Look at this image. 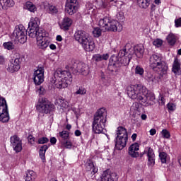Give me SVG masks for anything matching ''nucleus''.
<instances>
[{"label": "nucleus", "mask_w": 181, "mask_h": 181, "mask_svg": "<svg viewBox=\"0 0 181 181\" xmlns=\"http://www.w3.org/2000/svg\"><path fill=\"white\" fill-rule=\"evenodd\" d=\"M25 175V181H33L36 178V173L33 170L26 171Z\"/></svg>", "instance_id": "32"}, {"label": "nucleus", "mask_w": 181, "mask_h": 181, "mask_svg": "<svg viewBox=\"0 0 181 181\" xmlns=\"http://www.w3.org/2000/svg\"><path fill=\"white\" fill-rule=\"evenodd\" d=\"M54 84L58 85V88H66L71 84L73 76L69 71L57 70L54 73Z\"/></svg>", "instance_id": "7"}, {"label": "nucleus", "mask_w": 181, "mask_h": 181, "mask_svg": "<svg viewBox=\"0 0 181 181\" xmlns=\"http://www.w3.org/2000/svg\"><path fill=\"white\" fill-rule=\"evenodd\" d=\"M66 128L68 129V131H70V129H71V124H66Z\"/></svg>", "instance_id": "63"}, {"label": "nucleus", "mask_w": 181, "mask_h": 181, "mask_svg": "<svg viewBox=\"0 0 181 181\" xmlns=\"http://www.w3.org/2000/svg\"><path fill=\"white\" fill-rule=\"evenodd\" d=\"M87 93V90H86V88H83V87H80L78 88V90L74 93L75 95H84V94H86Z\"/></svg>", "instance_id": "42"}, {"label": "nucleus", "mask_w": 181, "mask_h": 181, "mask_svg": "<svg viewBox=\"0 0 181 181\" xmlns=\"http://www.w3.org/2000/svg\"><path fill=\"white\" fill-rule=\"evenodd\" d=\"M137 151H139V144L134 143L129 147L128 153L132 158H138L139 152Z\"/></svg>", "instance_id": "20"}, {"label": "nucleus", "mask_w": 181, "mask_h": 181, "mask_svg": "<svg viewBox=\"0 0 181 181\" xmlns=\"http://www.w3.org/2000/svg\"><path fill=\"white\" fill-rule=\"evenodd\" d=\"M5 63V58L0 55V64H4Z\"/></svg>", "instance_id": "57"}, {"label": "nucleus", "mask_w": 181, "mask_h": 181, "mask_svg": "<svg viewBox=\"0 0 181 181\" xmlns=\"http://www.w3.org/2000/svg\"><path fill=\"white\" fill-rule=\"evenodd\" d=\"M167 41L170 46H175L176 45V35L173 33H170L167 36Z\"/></svg>", "instance_id": "31"}, {"label": "nucleus", "mask_w": 181, "mask_h": 181, "mask_svg": "<svg viewBox=\"0 0 181 181\" xmlns=\"http://www.w3.org/2000/svg\"><path fill=\"white\" fill-rule=\"evenodd\" d=\"M98 181H118V176L117 173H111L110 169H107L103 173L100 180Z\"/></svg>", "instance_id": "19"}, {"label": "nucleus", "mask_w": 181, "mask_h": 181, "mask_svg": "<svg viewBox=\"0 0 181 181\" xmlns=\"http://www.w3.org/2000/svg\"><path fill=\"white\" fill-rule=\"evenodd\" d=\"M172 71L175 74V76H180L181 75V68H180V62H179V59L177 58H175Z\"/></svg>", "instance_id": "24"}, {"label": "nucleus", "mask_w": 181, "mask_h": 181, "mask_svg": "<svg viewBox=\"0 0 181 181\" xmlns=\"http://www.w3.org/2000/svg\"><path fill=\"white\" fill-rule=\"evenodd\" d=\"M153 45L156 47H160L163 45V41L160 39H156L153 42Z\"/></svg>", "instance_id": "46"}, {"label": "nucleus", "mask_w": 181, "mask_h": 181, "mask_svg": "<svg viewBox=\"0 0 181 181\" xmlns=\"http://www.w3.org/2000/svg\"><path fill=\"white\" fill-rule=\"evenodd\" d=\"M159 158L160 160L161 163H166V158H168V153L165 152H160L159 153Z\"/></svg>", "instance_id": "40"}, {"label": "nucleus", "mask_w": 181, "mask_h": 181, "mask_svg": "<svg viewBox=\"0 0 181 181\" xmlns=\"http://www.w3.org/2000/svg\"><path fill=\"white\" fill-rule=\"evenodd\" d=\"M134 73L137 76H144V73H145V70L144 69V67H142L141 65H137L134 69Z\"/></svg>", "instance_id": "34"}, {"label": "nucleus", "mask_w": 181, "mask_h": 181, "mask_svg": "<svg viewBox=\"0 0 181 181\" xmlns=\"http://www.w3.org/2000/svg\"><path fill=\"white\" fill-rule=\"evenodd\" d=\"M116 19H112L110 16H105L99 20L98 25L100 28H104L106 32H121L122 30V25L119 23H123L125 21L124 13L120 11L116 14Z\"/></svg>", "instance_id": "3"}, {"label": "nucleus", "mask_w": 181, "mask_h": 181, "mask_svg": "<svg viewBox=\"0 0 181 181\" xmlns=\"http://www.w3.org/2000/svg\"><path fill=\"white\" fill-rule=\"evenodd\" d=\"M148 166H155V152L153 148L147 147Z\"/></svg>", "instance_id": "21"}, {"label": "nucleus", "mask_w": 181, "mask_h": 181, "mask_svg": "<svg viewBox=\"0 0 181 181\" xmlns=\"http://www.w3.org/2000/svg\"><path fill=\"white\" fill-rule=\"evenodd\" d=\"M49 149V146L47 145L41 146L39 150V156L42 162H46V151Z\"/></svg>", "instance_id": "28"}, {"label": "nucleus", "mask_w": 181, "mask_h": 181, "mask_svg": "<svg viewBox=\"0 0 181 181\" xmlns=\"http://www.w3.org/2000/svg\"><path fill=\"white\" fill-rule=\"evenodd\" d=\"M154 3L156 5H159V4H160V0H154Z\"/></svg>", "instance_id": "64"}, {"label": "nucleus", "mask_w": 181, "mask_h": 181, "mask_svg": "<svg viewBox=\"0 0 181 181\" xmlns=\"http://www.w3.org/2000/svg\"><path fill=\"white\" fill-rule=\"evenodd\" d=\"M117 58V62L120 66H128L131 62V59H132V54L131 53V49L128 50L127 48H124L120 49L119 53L115 54Z\"/></svg>", "instance_id": "9"}, {"label": "nucleus", "mask_w": 181, "mask_h": 181, "mask_svg": "<svg viewBox=\"0 0 181 181\" xmlns=\"http://www.w3.org/2000/svg\"><path fill=\"white\" fill-rule=\"evenodd\" d=\"M75 40L82 45L86 52H93L95 49V42L88 33L78 30L74 33Z\"/></svg>", "instance_id": "4"}, {"label": "nucleus", "mask_w": 181, "mask_h": 181, "mask_svg": "<svg viewBox=\"0 0 181 181\" xmlns=\"http://www.w3.org/2000/svg\"><path fill=\"white\" fill-rule=\"evenodd\" d=\"M152 2H153V0H137L138 5L144 9H146Z\"/></svg>", "instance_id": "30"}, {"label": "nucleus", "mask_w": 181, "mask_h": 181, "mask_svg": "<svg viewBox=\"0 0 181 181\" xmlns=\"http://www.w3.org/2000/svg\"><path fill=\"white\" fill-rule=\"evenodd\" d=\"M12 37H15V40H18L19 43H26L28 40V30L22 24L16 25L12 33Z\"/></svg>", "instance_id": "10"}, {"label": "nucleus", "mask_w": 181, "mask_h": 181, "mask_svg": "<svg viewBox=\"0 0 181 181\" xmlns=\"http://www.w3.org/2000/svg\"><path fill=\"white\" fill-rule=\"evenodd\" d=\"M72 63H74L72 69H74L76 73H81L83 76H88V74H90V68H88V65L83 62L77 63L76 59L72 60Z\"/></svg>", "instance_id": "14"}, {"label": "nucleus", "mask_w": 181, "mask_h": 181, "mask_svg": "<svg viewBox=\"0 0 181 181\" xmlns=\"http://www.w3.org/2000/svg\"><path fill=\"white\" fill-rule=\"evenodd\" d=\"M56 40H57V42H62V40H63V37H62V35H57Z\"/></svg>", "instance_id": "59"}, {"label": "nucleus", "mask_w": 181, "mask_h": 181, "mask_svg": "<svg viewBox=\"0 0 181 181\" xmlns=\"http://www.w3.org/2000/svg\"><path fill=\"white\" fill-rule=\"evenodd\" d=\"M13 0H0V11L13 6Z\"/></svg>", "instance_id": "26"}, {"label": "nucleus", "mask_w": 181, "mask_h": 181, "mask_svg": "<svg viewBox=\"0 0 181 181\" xmlns=\"http://www.w3.org/2000/svg\"><path fill=\"white\" fill-rule=\"evenodd\" d=\"M128 144V136L116 137L115 139V148L117 151H122Z\"/></svg>", "instance_id": "18"}, {"label": "nucleus", "mask_w": 181, "mask_h": 181, "mask_svg": "<svg viewBox=\"0 0 181 181\" xmlns=\"http://www.w3.org/2000/svg\"><path fill=\"white\" fill-rule=\"evenodd\" d=\"M49 142V138L47 137H41L38 139L37 144L39 145H45Z\"/></svg>", "instance_id": "43"}, {"label": "nucleus", "mask_w": 181, "mask_h": 181, "mask_svg": "<svg viewBox=\"0 0 181 181\" xmlns=\"http://www.w3.org/2000/svg\"><path fill=\"white\" fill-rule=\"evenodd\" d=\"M120 69L121 66L119 65L117 62V57H115V54H112L109 60L107 70H109L113 76H117V74L119 73Z\"/></svg>", "instance_id": "13"}, {"label": "nucleus", "mask_w": 181, "mask_h": 181, "mask_svg": "<svg viewBox=\"0 0 181 181\" xmlns=\"http://www.w3.org/2000/svg\"><path fill=\"white\" fill-rule=\"evenodd\" d=\"M33 81L35 86H40L45 81V70L40 67L33 73Z\"/></svg>", "instance_id": "16"}, {"label": "nucleus", "mask_w": 181, "mask_h": 181, "mask_svg": "<svg viewBox=\"0 0 181 181\" xmlns=\"http://www.w3.org/2000/svg\"><path fill=\"white\" fill-rule=\"evenodd\" d=\"M127 93L129 98L132 100H136L141 105L148 107L151 105L155 101V94L152 92H148L146 88L142 85H132L127 86Z\"/></svg>", "instance_id": "1"}, {"label": "nucleus", "mask_w": 181, "mask_h": 181, "mask_svg": "<svg viewBox=\"0 0 181 181\" xmlns=\"http://www.w3.org/2000/svg\"><path fill=\"white\" fill-rule=\"evenodd\" d=\"M156 134V129H151L150 130V135L153 136V135H155Z\"/></svg>", "instance_id": "55"}, {"label": "nucleus", "mask_w": 181, "mask_h": 181, "mask_svg": "<svg viewBox=\"0 0 181 181\" xmlns=\"http://www.w3.org/2000/svg\"><path fill=\"white\" fill-rule=\"evenodd\" d=\"M146 80H148V81H153V80H155V77L152 76L151 73L148 72L146 74Z\"/></svg>", "instance_id": "48"}, {"label": "nucleus", "mask_w": 181, "mask_h": 181, "mask_svg": "<svg viewBox=\"0 0 181 181\" xmlns=\"http://www.w3.org/2000/svg\"><path fill=\"white\" fill-rule=\"evenodd\" d=\"M60 103H61V107H62L63 108H67V107H69V103H67L66 100H61Z\"/></svg>", "instance_id": "50"}, {"label": "nucleus", "mask_w": 181, "mask_h": 181, "mask_svg": "<svg viewBox=\"0 0 181 181\" xmlns=\"http://www.w3.org/2000/svg\"><path fill=\"white\" fill-rule=\"evenodd\" d=\"M161 134L163 135V137L165 139H169V138H170V133L169 132V131H168V129H163Z\"/></svg>", "instance_id": "45"}, {"label": "nucleus", "mask_w": 181, "mask_h": 181, "mask_svg": "<svg viewBox=\"0 0 181 181\" xmlns=\"http://www.w3.org/2000/svg\"><path fill=\"white\" fill-rule=\"evenodd\" d=\"M151 9L152 12H153L156 9V6L153 4H152L151 6Z\"/></svg>", "instance_id": "60"}, {"label": "nucleus", "mask_w": 181, "mask_h": 181, "mask_svg": "<svg viewBox=\"0 0 181 181\" xmlns=\"http://www.w3.org/2000/svg\"><path fill=\"white\" fill-rule=\"evenodd\" d=\"M73 25V20L69 17H64L60 25V28L62 30L66 31L70 29V27Z\"/></svg>", "instance_id": "22"}, {"label": "nucleus", "mask_w": 181, "mask_h": 181, "mask_svg": "<svg viewBox=\"0 0 181 181\" xmlns=\"http://www.w3.org/2000/svg\"><path fill=\"white\" fill-rule=\"evenodd\" d=\"M59 13V8L56 6H49L48 7V13H50L51 15H57V13Z\"/></svg>", "instance_id": "35"}, {"label": "nucleus", "mask_w": 181, "mask_h": 181, "mask_svg": "<svg viewBox=\"0 0 181 181\" xmlns=\"http://www.w3.org/2000/svg\"><path fill=\"white\" fill-rule=\"evenodd\" d=\"M3 46L4 49H6L7 50H13L15 49V45L12 42H4Z\"/></svg>", "instance_id": "37"}, {"label": "nucleus", "mask_w": 181, "mask_h": 181, "mask_svg": "<svg viewBox=\"0 0 181 181\" xmlns=\"http://www.w3.org/2000/svg\"><path fill=\"white\" fill-rule=\"evenodd\" d=\"M137 136H138V134H136V133H134L132 135V139L133 142H134V141H136Z\"/></svg>", "instance_id": "54"}, {"label": "nucleus", "mask_w": 181, "mask_h": 181, "mask_svg": "<svg viewBox=\"0 0 181 181\" xmlns=\"http://www.w3.org/2000/svg\"><path fill=\"white\" fill-rule=\"evenodd\" d=\"M120 136H128V131L125 127L121 126L117 127L116 138H119Z\"/></svg>", "instance_id": "29"}, {"label": "nucleus", "mask_w": 181, "mask_h": 181, "mask_svg": "<svg viewBox=\"0 0 181 181\" xmlns=\"http://www.w3.org/2000/svg\"><path fill=\"white\" fill-rule=\"evenodd\" d=\"M95 4L99 9H101V8H105L106 6L105 3H104L103 0H96Z\"/></svg>", "instance_id": "44"}, {"label": "nucleus", "mask_w": 181, "mask_h": 181, "mask_svg": "<svg viewBox=\"0 0 181 181\" xmlns=\"http://www.w3.org/2000/svg\"><path fill=\"white\" fill-rule=\"evenodd\" d=\"M28 36L33 39L36 37L37 46L40 49H46L50 45V37L49 33L39 28V25L36 21H31L28 24Z\"/></svg>", "instance_id": "2"}, {"label": "nucleus", "mask_w": 181, "mask_h": 181, "mask_svg": "<svg viewBox=\"0 0 181 181\" xmlns=\"http://www.w3.org/2000/svg\"><path fill=\"white\" fill-rule=\"evenodd\" d=\"M110 57V55L108 54H95L93 55L92 60L93 62H96V63H98V62H103V60H108Z\"/></svg>", "instance_id": "25"}, {"label": "nucleus", "mask_w": 181, "mask_h": 181, "mask_svg": "<svg viewBox=\"0 0 181 181\" xmlns=\"http://www.w3.org/2000/svg\"><path fill=\"white\" fill-rule=\"evenodd\" d=\"M59 136L62 138L64 141H67L70 139V133L66 130L59 132Z\"/></svg>", "instance_id": "33"}, {"label": "nucleus", "mask_w": 181, "mask_h": 181, "mask_svg": "<svg viewBox=\"0 0 181 181\" xmlns=\"http://www.w3.org/2000/svg\"><path fill=\"white\" fill-rule=\"evenodd\" d=\"M25 59V57L22 55H16V57L11 59L10 63L8 64V66L7 68V71L9 73H15L16 71H19L21 69V64H22V62Z\"/></svg>", "instance_id": "12"}, {"label": "nucleus", "mask_w": 181, "mask_h": 181, "mask_svg": "<svg viewBox=\"0 0 181 181\" xmlns=\"http://www.w3.org/2000/svg\"><path fill=\"white\" fill-rule=\"evenodd\" d=\"M75 135L76 136H80V135H81V132L80 130H76Z\"/></svg>", "instance_id": "58"}, {"label": "nucleus", "mask_w": 181, "mask_h": 181, "mask_svg": "<svg viewBox=\"0 0 181 181\" xmlns=\"http://www.w3.org/2000/svg\"><path fill=\"white\" fill-rule=\"evenodd\" d=\"M62 145L66 148V149H71V147L73 146V143L68 140H64L62 143Z\"/></svg>", "instance_id": "41"}, {"label": "nucleus", "mask_w": 181, "mask_h": 181, "mask_svg": "<svg viewBox=\"0 0 181 181\" xmlns=\"http://www.w3.org/2000/svg\"><path fill=\"white\" fill-rule=\"evenodd\" d=\"M9 111L8 104L4 98L0 97V122H9Z\"/></svg>", "instance_id": "11"}, {"label": "nucleus", "mask_w": 181, "mask_h": 181, "mask_svg": "<svg viewBox=\"0 0 181 181\" xmlns=\"http://www.w3.org/2000/svg\"><path fill=\"white\" fill-rule=\"evenodd\" d=\"M102 33H103V30L98 27L95 28L93 30V35L94 37H100Z\"/></svg>", "instance_id": "39"}, {"label": "nucleus", "mask_w": 181, "mask_h": 181, "mask_svg": "<svg viewBox=\"0 0 181 181\" xmlns=\"http://www.w3.org/2000/svg\"><path fill=\"white\" fill-rule=\"evenodd\" d=\"M167 107L168 108L169 111H175V105L173 103H168L167 105Z\"/></svg>", "instance_id": "51"}, {"label": "nucleus", "mask_w": 181, "mask_h": 181, "mask_svg": "<svg viewBox=\"0 0 181 181\" xmlns=\"http://www.w3.org/2000/svg\"><path fill=\"white\" fill-rule=\"evenodd\" d=\"M49 49H51V50H56L57 49L56 45L54 44L49 45Z\"/></svg>", "instance_id": "56"}, {"label": "nucleus", "mask_w": 181, "mask_h": 181, "mask_svg": "<svg viewBox=\"0 0 181 181\" xmlns=\"http://www.w3.org/2000/svg\"><path fill=\"white\" fill-rule=\"evenodd\" d=\"M100 83L103 86H106L107 87L111 84L108 78L105 77L104 75H101Z\"/></svg>", "instance_id": "38"}, {"label": "nucleus", "mask_w": 181, "mask_h": 181, "mask_svg": "<svg viewBox=\"0 0 181 181\" xmlns=\"http://www.w3.org/2000/svg\"><path fill=\"white\" fill-rule=\"evenodd\" d=\"M133 53H134L136 57H138L139 59H141V57L144 56V53H145V49H144V46L136 45L134 47Z\"/></svg>", "instance_id": "27"}, {"label": "nucleus", "mask_w": 181, "mask_h": 181, "mask_svg": "<svg viewBox=\"0 0 181 181\" xmlns=\"http://www.w3.org/2000/svg\"><path fill=\"white\" fill-rule=\"evenodd\" d=\"M56 142H57V139H56V137H51L50 138V144L52 145H56Z\"/></svg>", "instance_id": "53"}, {"label": "nucleus", "mask_w": 181, "mask_h": 181, "mask_svg": "<svg viewBox=\"0 0 181 181\" xmlns=\"http://www.w3.org/2000/svg\"><path fill=\"white\" fill-rule=\"evenodd\" d=\"M25 6L27 9L30 11V12H35L36 11V6H35V4L30 1H27L25 3Z\"/></svg>", "instance_id": "36"}, {"label": "nucleus", "mask_w": 181, "mask_h": 181, "mask_svg": "<svg viewBox=\"0 0 181 181\" xmlns=\"http://www.w3.org/2000/svg\"><path fill=\"white\" fill-rule=\"evenodd\" d=\"M146 153H148V152H146V151H144V152L141 153L139 156H140V158H142Z\"/></svg>", "instance_id": "61"}, {"label": "nucleus", "mask_w": 181, "mask_h": 181, "mask_svg": "<svg viewBox=\"0 0 181 181\" xmlns=\"http://www.w3.org/2000/svg\"><path fill=\"white\" fill-rule=\"evenodd\" d=\"M10 142L11 146H13V151L18 153L22 151V140L18 136V135L11 136L10 138Z\"/></svg>", "instance_id": "17"}, {"label": "nucleus", "mask_w": 181, "mask_h": 181, "mask_svg": "<svg viewBox=\"0 0 181 181\" xmlns=\"http://www.w3.org/2000/svg\"><path fill=\"white\" fill-rule=\"evenodd\" d=\"M175 28H181V18L175 20Z\"/></svg>", "instance_id": "49"}, {"label": "nucleus", "mask_w": 181, "mask_h": 181, "mask_svg": "<svg viewBox=\"0 0 181 181\" xmlns=\"http://www.w3.org/2000/svg\"><path fill=\"white\" fill-rule=\"evenodd\" d=\"M107 122V113L105 109L100 108L97 110L92 122V131L95 134H103Z\"/></svg>", "instance_id": "5"}, {"label": "nucleus", "mask_w": 181, "mask_h": 181, "mask_svg": "<svg viewBox=\"0 0 181 181\" xmlns=\"http://www.w3.org/2000/svg\"><path fill=\"white\" fill-rule=\"evenodd\" d=\"M39 94L43 95L46 93V90H45V88L43 86H40V88L38 89Z\"/></svg>", "instance_id": "52"}, {"label": "nucleus", "mask_w": 181, "mask_h": 181, "mask_svg": "<svg viewBox=\"0 0 181 181\" xmlns=\"http://www.w3.org/2000/svg\"><path fill=\"white\" fill-rule=\"evenodd\" d=\"M35 108L39 114H52L56 110L54 105L46 98H40Z\"/></svg>", "instance_id": "8"}, {"label": "nucleus", "mask_w": 181, "mask_h": 181, "mask_svg": "<svg viewBox=\"0 0 181 181\" xmlns=\"http://www.w3.org/2000/svg\"><path fill=\"white\" fill-rule=\"evenodd\" d=\"M150 67L153 71H158L161 77H163L165 74H168V70H169V66L165 61L162 59V57L156 54H153L149 59Z\"/></svg>", "instance_id": "6"}, {"label": "nucleus", "mask_w": 181, "mask_h": 181, "mask_svg": "<svg viewBox=\"0 0 181 181\" xmlns=\"http://www.w3.org/2000/svg\"><path fill=\"white\" fill-rule=\"evenodd\" d=\"M86 166V172H91L93 173V175H95L97 172H98V168L94 165V163L93 162V160L88 158L86 161V163L85 164Z\"/></svg>", "instance_id": "23"}, {"label": "nucleus", "mask_w": 181, "mask_h": 181, "mask_svg": "<svg viewBox=\"0 0 181 181\" xmlns=\"http://www.w3.org/2000/svg\"><path fill=\"white\" fill-rule=\"evenodd\" d=\"M28 144L30 145H35V137L32 134H29L28 136Z\"/></svg>", "instance_id": "47"}, {"label": "nucleus", "mask_w": 181, "mask_h": 181, "mask_svg": "<svg viewBox=\"0 0 181 181\" xmlns=\"http://www.w3.org/2000/svg\"><path fill=\"white\" fill-rule=\"evenodd\" d=\"M141 119L145 120V119H146L147 116H146V115L143 114V115H141Z\"/></svg>", "instance_id": "62"}, {"label": "nucleus", "mask_w": 181, "mask_h": 181, "mask_svg": "<svg viewBox=\"0 0 181 181\" xmlns=\"http://www.w3.org/2000/svg\"><path fill=\"white\" fill-rule=\"evenodd\" d=\"M78 9V2L77 0H66L65 4V12L68 15H74Z\"/></svg>", "instance_id": "15"}]
</instances>
